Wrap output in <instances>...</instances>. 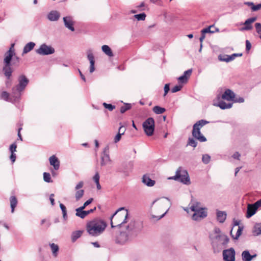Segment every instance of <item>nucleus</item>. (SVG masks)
<instances>
[{
    "instance_id": "f257e3e1",
    "label": "nucleus",
    "mask_w": 261,
    "mask_h": 261,
    "mask_svg": "<svg viewBox=\"0 0 261 261\" xmlns=\"http://www.w3.org/2000/svg\"><path fill=\"white\" fill-rule=\"evenodd\" d=\"M111 225L112 228L120 226L121 228H126L132 231L135 226L139 225L136 221L129 215L128 211L125 207L119 208L111 217Z\"/></svg>"
},
{
    "instance_id": "f03ea898",
    "label": "nucleus",
    "mask_w": 261,
    "mask_h": 261,
    "mask_svg": "<svg viewBox=\"0 0 261 261\" xmlns=\"http://www.w3.org/2000/svg\"><path fill=\"white\" fill-rule=\"evenodd\" d=\"M172 205L170 200L167 197L155 199L151 204V217L159 220L168 213Z\"/></svg>"
},
{
    "instance_id": "7ed1b4c3",
    "label": "nucleus",
    "mask_w": 261,
    "mask_h": 261,
    "mask_svg": "<svg viewBox=\"0 0 261 261\" xmlns=\"http://www.w3.org/2000/svg\"><path fill=\"white\" fill-rule=\"evenodd\" d=\"M107 226V223L100 219H95L86 224V230L92 237H97L105 231Z\"/></svg>"
},
{
    "instance_id": "20e7f679",
    "label": "nucleus",
    "mask_w": 261,
    "mask_h": 261,
    "mask_svg": "<svg viewBox=\"0 0 261 261\" xmlns=\"http://www.w3.org/2000/svg\"><path fill=\"white\" fill-rule=\"evenodd\" d=\"M142 226L140 224L135 226V228L132 231H128L126 228H121L120 233L116 237L115 242L117 244H124L126 243L132 236H136L138 233L141 231Z\"/></svg>"
},
{
    "instance_id": "39448f33",
    "label": "nucleus",
    "mask_w": 261,
    "mask_h": 261,
    "mask_svg": "<svg viewBox=\"0 0 261 261\" xmlns=\"http://www.w3.org/2000/svg\"><path fill=\"white\" fill-rule=\"evenodd\" d=\"M208 121L204 120H200L195 123L193 127L192 136L193 137L201 142H205L206 138L201 133L200 129L205 124L208 123Z\"/></svg>"
},
{
    "instance_id": "423d86ee",
    "label": "nucleus",
    "mask_w": 261,
    "mask_h": 261,
    "mask_svg": "<svg viewBox=\"0 0 261 261\" xmlns=\"http://www.w3.org/2000/svg\"><path fill=\"white\" fill-rule=\"evenodd\" d=\"M19 84L12 89V94L16 98H18L20 95V92L22 91L27 86L29 80L24 75H21L18 77Z\"/></svg>"
},
{
    "instance_id": "0eeeda50",
    "label": "nucleus",
    "mask_w": 261,
    "mask_h": 261,
    "mask_svg": "<svg viewBox=\"0 0 261 261\" xmlns=\"http://www.w3.org/2000/svg\"><path fill=\"white\" fill-rule=\"evenodd\" d=\"M171 179L180 181L185 184L189 185L190 183V178L187 171L182 170L181 167L177 169L175 175L171 177Z\"/></svg>"
},
{
    "instance_id": "6e6552de",
    "label": "nucleus",
    "mask_w": 261,
    "mask_h": 261,
    "mask_svg": "<svg viewBox=\"0 0 261 261\" xmlns=\"http://www.w3.org/2000/svg\"><path fill=\"white\" fill-rule=\"evenodd\" d=\"M154 126V120L151 117L147 118L143 123L144 130L148 136H151L153 134Z\"/></svg>"
},
{
    "instance_id": "1a4fd4ad",
    "label": "nucleus",
    "mask_w": 261,
    "mask_h": 261,
    "mask_svg": "<svg viewBox=\"0 0 261 261\" xmlns=\"http://www.w3.org/2000/svg\"><path fill=\"white\" fill-rule=\"evenodd\" d=\"M37 54L40 55H48L55 53V49L51 46H48L44 43L41 44L39 48L36 50Z\"/></svg>"
},
{
    "instance_id": "9d476101",
    "label": "nucleus",
    "mask_w": 261,
    "mask_h": 261,
    "mask_svg": "<svg viewBox=\"0 0 261 261\" xmlns=\"http://www.w3.org/2000/svg\"><path fill=\"white\" fill-rule=\"evenodd\" d=\"M111 160L109 155V147L108 146L105 147L103 149L102 153L101 156L100 165L101 166H106V165L111 163Z\"/></svg>"
},
{
    "instance_id": "9b49d317",
    "label": "nucleus",
    "mask_w": 261,
    "mask_h": 261,
    "mask_svg": "<svg viewBox=\"0 0 261 261\" xmlns=\"http://www.w3.org/2000/svg\"><path fill=\"white\" fill-rule=\"evenodd\" d=\"M260 206H261V205L258 200L253 204H248L247 205L246 217L249 218L254 215L257 208Z\"/></svg>"
},
{
    "instance_id": "f8f14e48",
    "label": "nucleus",
    "mask_w": 261,
    "mask_h": 261,
    "mask_svg": "<svg viewBox=\"0 0 261 261\" xmlns=\"http://www.w3.org/2000/svg\"><path fill=\"white\" fill-rule=\"evenodd\" d=\"M235 251L230 248L223 251V257L224 261H235Z\"/></svg>"
},
{
    "instance_id": "ddd939ff",
    "label": "nucleus",
    "mask_w": 261,
    "mask_h": 261,
    "mask_svg": "<svg viewBox=\"0 0 261 261\" xmlns=\"http://www.w3.org/2000/svg\"><path fill=\"white\" fill-rule=\"evenodd\" d=\"M84 186V182L81 181L77 183L75 187V190L76 191L75 194V198L76 201L80 200L83 196L84 194V190L80 189Z\"/></svg>"
},
{
    "instance_id": "4468645a",
    "label": "nucleus",
    "mask_w": 261,
    "mask_h": 261,
    "mask_svg": "<svg viewBox=\"0 0 261 261\" xmlns=\"http://www.w3.org/2000/svg\"><path fill=\"white\" fill-rule=\"evenodd\" d=\"M234 98L235 94L234 92L230 89H226L224 93L222 95L221 97L219 95L217 96V100H219L222 98L227 101H232L233 100Z\"/></svg>"
},
{
    "instance_id": "2eb2a0df",
    "label": "nucleus",
    "mask_w": 261,
    "mask_h": 261,
    "mask_svg": "<svg viewBox=\"0 0 261 261\" xmlns=\"http://www.w3.org/2000/svg\"><path fill=\"white\" fill-rule=\"evenodd\" d=\"M206 216L207 212L205 208H204L194 212L192 216V218L194 221H200Z\"/></svg>"
},
{
    "instance_id": "dca6fc26",
    "label": "nucleus",
    "mask_w": 261,
    "mask_h": 261,
    "mask_svg": "<svg viewBox=\"0 0 261 261\" xmlns=\"http://www.w3.org/2000/svg\"><path fill=\"white\" fill-rule=\"evenodd\" d=\"M63 19L65 27L72 32L74 31L75 30L73 27L74 22L73 17L70 16H68L64 17Z\"/></svg>"
},
{
    "instance_id": "f3484780",
    "label": "nucleus",
    "mask_w": 261,
    "mask_h": 261,
    "mask_svg": "<svg viewBox=\"0 0 261 261\" xmlns=\"http://www.w3.org/2000/svg\"><path fill=\"white\" fill-rule=\"evenodd\" d=\"M87 58L90 62L89 72L90 73H93L95 70L94 64L95 60L94 57L92 53V50L89 49L87 52Z\"/></svg>"
},
{
    "instance_id": "a211bd4d",
    "label": "nucleus",
    "mask_w": 261,
    "mask_h": 261,
    "mask_svg": "<svg viewBox=\"0 0 261 261\" xmlns=\"http://www.w3.org/2000/svg\"><path fill=\"white\" fill-rule=\"evenodd\" d=\"M214 239L220 245H226L229 242V238L225 234L219 236H215Z\"/></svg>"
},
{
    "instance_id": "6ab92c4d",
    "label": "nucleus",
    "mask_w": 261,
    "mask_h": 261,
    "mask_svg": "<svg viewBox=\"0 0 261 261\" xmlns=\"http://www.w3.org/2000/svg\"><path fill=\"white\" fill-rule=\"evenodd\" d=\"M192 72V69L185 71L184 74L178 78L179 82L182 84L187 83L189 78L191 75Z\"/></svg>"
},
{
    "instance_id": "aec40b11",
    "label": "nucleus",
    "mask_w": 261,
    "mask_h": 261,
    "mask_svg": "<svg viewBox=\"0 0 261 261\" xmlns=\"http://www.w3.org/2000/svg\"><path fill=\"white\" fill-rule=\"evenodd\" d=\"M256 17H251L247 19L244 23L245 25L244 27L241 29V31H247L252 29V27L251 23L254 22L256 20Z\"/></svg>"
},
{
    "instance_id": "412c9836",
    "label": "nucleus",
    "mask_w": 261,
    "mask_h": 261,
    "mask_svg": "<svg viewBox=\"0 0 261 261\" xmlns=\"http://www.w3.org/2000/svg\"><path fill=\"white\" fill-rule=\"evenodd\" d=\"M60 17V13L56 10L51 11L47 15L48 19L51 21L58 20Z\"/></svg>"
},
{
    "instance_id": "4be33fe9",
    "label": "nucleus",
    "mask_w": 261,
    "mask_h": 261,
    "mask_svg": "<svg viewBox=\"0 0 261 261\" xmlns=\"http://www.w3.org/2000/svg\"><path fill=\"white\" fill-rule=\"evenodd\" d=\"M3 71L7 79L10 80L13 72V69L11 67V65L4 64Z\"/></svg>"
},
{
    "instance_id": "5701e85b",
    "label": "nucleus",
    "mask_w": 261,
    "mask_h": 261,
    "mask_svg": "<svg viewBox=\"0 0 261 261\" xmlns=\"http://www.w3.org/2000/svg\"><path fill=\"white\" fill-rule=\"evenodd\" d=\"M50 165L54 167L55 170H57L60 167V161L55 155H53L49 158Z\"/></svg>"
},
{
    "instance_id": "b1692460",
    "label": "nucleus",
    "mask_w": 261,
    "mask_h": 261,
    "mask_svg": "<svg viewBox=\"0 0 261 261\" xmlns=\"http://www.w3.org/2000/svg\"><path fill=\"white\" fill-rule=\"evenodd\" d=\"M219 101L216 102L215 100L214 101V105L217 107H219L222 110H225L227 109H230L232 107V103H226L225 102L221 100L220 99L218 100Z\"/></svg>"
},
{
    "instance_id": "393cba45",
    "label": "nucleus",
    "mask_w": 261,
    "mask_h": 261,
    "mask_svg": "<svg viewBox=\"0 0 261 261\" xmlns=\"http://www.w3.org/2000/svg\"><path fill=\"white\" fill-rule=\"evenodd\" d=\"M143 183L148 187H152L154 185L155 182L152 180L148 175H144L142 178Z\"/></svg>"
},
{
    "instance_id": "a878e982",
    "label": "nucleus",
    "mask_w": 261,
    "mask_h": 261,
    "mask_svg": "<svg viewBox=\"0 0 261 261\" xmlns=\"http://www.w3.org/2000/svg\"><path fill=\"white\" fill-rule=\"evenodd\" d=\"M227 214L225 212L217 211V219L220 223H223L226 219Z\"/></svg>"
},
{
    "instance_id": "bb28decb",
    "label": "nucleus",
    "mask_w": 261,
    "mask_h": 261,
    "mask_svg": "<svg viewBox=\"0 0 261 261\" xmlns=\"http://www.w3.org/2000/svg\"><path fill=\"white\" fill-rule=\"evenodd\" d=\"M35 46V43L33 42H30L26 44L23 47L22 55H23L31 51Z\"/></svg>"
},
{
    "instance_id": "cd10ccee",
    "label": "nucleus",
    "mask_w": 261,
    "mask_h": 261,
    "mask_svg": "<svg viewBox=\"0 0 261 261\" xmlns=\"http://www.w3.org/2000/svg\"><path fill=\"white\" fill-rule=\"evenodd\" d=\"M83 233V230H76L72 232L71 233V241L74 242L77 239L80 238Z\"/></svg>"
},
{
    "instance_id": "c85d7f7f",
    "label": "nucleus",
    "mask_w": 261,
    "mask_h": 261,
    "mask_svg": "<svg viewBox=\"0 0 261 261\" xmlns=\"http://www.w3.org/2000/svg\"><path fill=\"white\" fill-rule=\"evenodd\" d=\"M14 55V54L6 52L5 54L4 64L11 65V61L13 56Z\"/></svg>"
},
{
    "instance_id": "c756f323",
    "label": "nucleus",
    "mask_w": 261,
    "mask_h": 261,
    "mask_svg": "<svg viewBox=\"0 0 261 261\" xmlns=\"http://www.w3.org/2000/svg\"><path fill=\"white\" fill-rule=\"evenodd\" d=\"M102 51L109 57L113 56V54L111 48L107 45H103L101 47Z\"/></svg>"
},
{
    "instance_id": "7c9ffc66",
    "label": "nucleus",
    "mask_w": 261,
    "mask_h": 261,
    "mask_svg": "<svg viewBox=\"0 0 261 261\" xmlns=\"http://www.w3.org/2000/svg\"><path fill=\"white\" fill-rule=\"evenodd\" d=\"M200 203L198 202H195L192 203L190 206V210L194 213L201 210V209H204L205 208L201 207L200 206Z\"/></svg>"
},
{
    "instance_id": "2f4dec72",
    "label": "nucleus",
    "mask_w": 261,
    "mask_h": 261,
    "mask_svg": "<svg viewBox=\"0 0 261 261\" xmlns=\"http://www.w3.org/2000/svg\"><path fill=\"white\" fill-rule=\"evenodd\" d=\"M10 206L11 208V212L13 213L14 212L15 207L16 206L17 204V200L15 196H12L10 198Z\"/></svg>"
},
{
    "instance_id": "473e14b6",
    "label": "nucleus",
    "mask_w": 261,
    "mask_h": 261,
    "mask_svg": "<svg viewBox=\"0 0 261 261\" xmlns=\"http://www.w3.org/2000/svg\"><path fill=\"white\" fill-rule=\"evenodd\" d=\"M242 257L243 261H251L252 260L251 255L248 250L243 251Z\"/></svg>"
},
{
    "instance_id": "72a5a7b5",
    "label": "nucleus",
    "mask_w": 261,
    "mask_h": 261,
    "mask_svg": "<svg viewBox=\"0 0 261 261\" xmlns=\"http://www.w3.org/2000/svg\"><path fill=\"white\" fill-rule=\"evenodd\" d=\"M214 28V25H212L201 30V32L203 34L206 33H214L215 32H218L219 31V29L215 28V30H212L211 29Z\"/></svg>"
},
{
    "instance_id": "f704fd0d",
    "label": "nucleus",
    "mask_w": 261,
    "mask_h": 261,
    "mask_svg": "<svg viewBox=\"0 0 261 261\" xmlns=\"http://www.w3.org/2000/svg\"><path fill=\"white\" fill-rule=\"evenodd\" d=\"M243 227L239 226L238 228V229H237V233H236V235L234 236L232 234V230H233V228H232V230L230 231V234H231V237L234 239L237 240L239 238V237L241 235L242 232L243 231Z\"/></svg>"
},
{
    "instance_id": "c9c22d12",
    "label": "nucleus",
    "mask_w": 261,
    "mask_h": 261,
    "mask_svg": "<svg viewBox=\"0 0 261 261\" xmlns=\"http://www.w3.org/2000/svg\"><path fill=\"white\" fill-rule=\"evenodd\" d=\"M122 128H123L122 125L120 126V127L119 128L118 133L114 138V142L115 143L118 142L120 140L122 135H123L124 134V132H125L124 130H123V131L122 133H121V130L122 129Z\"/></svg>"
},
{
    "instance_id": "e433bc0d",
    "label": "nucleus",
    "mask_w": 261,
    "mask_h": 261,
    "mask_svg": "<svg viewBox=\"0 0 261 261\" xmlns=\"http://www.w3.org/2000/svg\"><path fill=\"white\" fill-rule=\"evenodd\" d=\"M84 209H83L82 207H79L75 210L76 213L75 215L82 219H84L86 217L84 213Z\"/></svg>"
},
{
    "instance_id": "4c0bfd02",
    "label": "nucleus",
    "mask_w": 261,
    "mask_h": 261,
    "mask_svg": "<svg viewBox=\"0 0 261 261\" xmlns=\"http://www.w3.org/2000/svg\"><path fill=\"white\" fill-rule=\"evenodd\" d=\"M253 233L254 236H258L261 234V224H256L254 225Z\"/></svg>"
},
{
    "instance_id": "58836bf2",
    "label": "nucleus",
    "mask_w": 261,
    "mask_h": 261,
    "mask_svg": "<svg viewBox=\"0 0 261 261\" xmlns=\"http://www.w3.org/2000/svg\"><path fill=\"white\" fill-rule=\"evenodd\" d=\"M165 108L160 107L159 106H155L153 108V111L156 114H161L165 112Z\"/></svg>"
},
{
    "instance_id": "ea45409f",
    "label": "nucleus",
    "mask_w": 261,
    "mask_h": 261,
    "mask_svg": "<svg viewBox=\"0 0 261 261\" xmlns=\"http://www.w3.org/2000/svg\"><path fill=\"white\" fill-rule=\"evenodd\" d=\"M49 245L51 248V251H52V253H53L54 256H57V253L59 251L58 246L54 243H51Z\"/></svg>"
},
{
    "instance_id": "a19ab883",
    "label": "nucleus",
    "mask_w": 261,
    "mask_h": 261,
    "mask_svg": "<svg viewBox=\"0 0 261 261\" xmlns=\"http://www.w3.org/2000/svg\"><path fill=\"white\" fill-rule=\"evenodd\" d=\"M60 207L62 210V214H63V217L64 220H66L67 218V211H66V206L62 203L60 204Z\"/></svg>"
},
{
    "instance_id": "79ce46f5",
    "label": "nucleus",
    "mask_w": 261,
    "mask_h": 261,
    "mask_svg": "<svg viewBox=\"0 0 261 261\" xmlns=\"http://www.w3.org/2000/svg\"><path fill=\"white\" fill-rule=\"evenodd\" d=\"M146 16V14L144 13L136 14L134 15V17L139 21L144 20L145 19Z\"/></svg>"
},
{
    "instance_id": "37998d69",
    "label": "nucleus",
    "mask_w": 261,
    "mask_h": 261,
    "mask_svg": "<svg viewBox=\"0 0 261 261\" xmlns=\"http://www.w3.org/2000/svg\"><path fill=\"white\" fill-rule=\"evenodd\" d=\"M132 106L129 103H126L125 105L123 106L120 108V112L121 113H124L126 111L130 109Z\"/></svg>"
},
{
    "instance_id": "c03bdc74",
    "label": "nucleus",
    "mask_w": 261,
    "mask_h": 261,
    "mask_svg": "<svg viewBox=\"0 0 261 261\" xmlns=\"http://www.w3.org/2000/svg\"><path fill=\"white\" fill-rule=\"evenodd\" d=\"M43 179L45 182H52V180H51L50 175L49 173L44 172Z\"/></svg>"
},
{
    "instance_id": "a18cd8bd",
    "label": "nucleus",
    "mask_w": 261,
    "mask_h": 261,
    "mask_svg": "<svg viewBox=\"0 0 261 261\" xmlns=\"http://www.w3.org/2000/svg\"><path fill=\"white\" fill-rule=\"evenodd\" d=\"M232 58H231L229 55H225L223 57H219V59L220 61H225L226 62H228L231 61H232Z\"/></svg>"
},
{
    "instance_id": "49530a36",
    "label": "nucleus",
    "mask_w": 261,
    "mask_h": 261,
    "mask_svg": "<svg viewBox=\"0 0 261 261\" xmlns=\"http://www.w3.org/2000/svg\"><path fill=\"white\" fill-rule=\"evenodd\" d=\"M183 85L182 84H179L178 85L175 86L171 89V92L172 93H175L180 91L182 88Z\"/></svg>"
},
{
    "instance_id": "de8ad7c7",
    "label": "nucleus",
    "mask_w": 261,
    "mask_h": 261,
    "mask_svg": "<svg viewBox=\"0 0 261 261\" xmlns=\"http://www.w3.org/2000/svg\"><path fill=\"white\" fill-rule=\"evenodd\" d=\"M188 145L195 147L197 146V142L192 138H189L188 139Z\"/></svg>"
},
{
    "instance_id": "09e8293b",
    "label": "nucleus",
    "mask_w": 261,
    "mask_h": 261,
    "mask_svg": "<svg viewBox=\"0 0 261 261\" xmlns=\"http://www.w3.org/2000/svg\"><path fill=\"white\" fill-rule=\"evenodd\" d=\"M1 98L6 101H8L9 98V94L6 91H3L1 94Z\"/></svg>"
},
{
    "instance_id": "8fccbe9b",
    "label": "nucleus",
    "mask_w": 261,
    "mask_h": 261,
    "mask_svg": "<svg viewBox=\"0 0 261 261\" xmlns=\"http://www.w3.org/2000/svg\"><path fill=\"white\" fill-rule=\"evenodd\" d=\"M103 106L106 109H108L109 111H112L115 108V106L111 104H108L106 102L103 103Z\"/></svg>"
},
{
    "instance_id": "3c124183",
    "label": "nucleus",
    "mask_w": 261,
    "mask_h": 261,
    "mask_svg": "<svg viewBox=\"0 0 261 261\" xmlns=\"http://www.w3.org/2000/svg\"><path fill=\"white\" fill-rule=\"evenodd\" d=\"M211 157L208 154H204L202 156V162L203 163L207 164L210 161Z\"/></svg>"
},
{
    "instance_id": "603ef678",
    "label": "nucleus",
    "mask_w": 261,
    "mask_h": 261,
    "mask_svg": "<svg viewBox=\"0 0 261 261\" xmlns=\"http://www.w3.org/2000/svg\"><path fill=\"white\" fill-rule=\"evenodd\" d=\"M255 27L256 30V32L259 35V37L261 39V23H256Z\"/></svg>"
},
{
    "instance_id": "864d4df0",
    "label": "nucleus",
    "mask_w": 261,
    "mask_h": 261,
    "mask_svg": "<svg viewBox=\"0 0 261 261\" xmlns=\"http://www.w3.org/2000/svg\"><path fill=\"white\" fill-rule=\"evenodd\" d=\"M251 5H252L251 9L253 11H257L261 8V4L254 5L253 3H251Z\"/></svg>"
},
{
    "instance_id": "5fc2aeb1",
    "label": "nucleus",
    "mask_w": 261,
    "mask_h": 261,
    "mask_svg": "<svg viewBox=\"0 0 261 261\" xmlns=\"http://www.w3.org/2000/svg\"><path fill=\"white\" fill-rule=\"evenodd\" d=\"M16 148L17 145L16 143H14L12 144H11L9 148L11 153H14L15 151H16Z\"/></svg>"
},
{
    "instance_id": "6e6d98bb",
    "label": "nucleus",
    "mask_w": 261,
    "mask_h": 261,
    "mask_svg": "<svg viewBox=\"0 0 261 261\" xmlns=\"http://www.w3.org/2000/svg\"><path fill=\"white\" fill-rule=\"evenodd\" d=\"M93 198H91L89 199L87 201H86L83 204V206H81L80 207H82L83 209H85V207L88 206L89 204H90L92 201H93Z\"/></svg>"
},
{
    "instance_id": "4d7b16f0",
    "label": "nucleus",
    "mask_w": 261,
    "mask_h": 261,
    "mask_svg": "<svg viewBox=\"0 0 261 261\" xmlns=\"http://www.w3.org/2000/svg\"><path fill=\"white\" fill-rule=\"evenodd\" d=\"M99 178H100V177H99V175L98 173L96 172L95 173V174L94 175V176H93V179L94 181L95 182V183L96 184V183L99 182Z\"/></svg>"
},
{
    "instance_id": "13d9d810",
    "label": "nucleus",
    "mask_w": 261,
    "mask_h": 261,
    "mask_svg": "<svg viewBox=\"0 0 261 261\" xmlns=\"http://www.w3.org/2000/svg\"><path fill=\"white\" fill-rule=\"evenodd\" d=\"M251 47V44L249 40H246V50L247 51H249Z\"/></svg>"
},
{
    "instance_id": "bf43d9fd",
    "label": "nucleus",
    "mask_w": 261,
    "mask_h": 261,
    "mask_svg": "<svg viewBox=\"0 0 261 261\" xmlns=\"http://www.w3.org/2000/svg\"><path fill=\"white\" fill-rule=\"evenodd\" d=\"M169 84H166L164 86V96H165L169 91Z\"/></svg>"
},
{
    "instance_id": "052dcab7",
    "label": "nucleus",
    "mask_w": 261,
    "mask_h": 261,
    "mask_svg": "<svg viewBox=\"0 0 261 261\" xmlns=\"http://www.w3.org/2000/svg\"><path fill=\"white\" fill-rule=\"evenodd\" d=\"M214 233H215V236H219V235L223 234V233L221 232L220 229L219 228H215Z\"/></svg>"
},
{
    "instance_id": "680f3d73",
    "label": "nucleus",
    "mask_w": 261,
    "mask_h": 261,
    "mask_svg": "<svg viewBox=\"0 0 261 261\" xmlns=\"http://www.w3.org/2000/svg\"><path fill=\"white\" fill-rule=\"evenodd\" d=\"M14 44H12L9 50H8L7 52L15 55V50L14 49Z\"/></svg>"
},
{
    "instance_id": "e2e57ef3",
    "label": "nucleus",
    "mask_w": 261,
    "mask_h": 261,
    "mask_svg": "<svg viewBox=\"0 0 261 261\" xmlns=\"http://www.w3.org/2000/svg\"><path fill=\"white\" fill-rule=\"evenodd\" d=\"M233 101H234L235 102L242 103L244 101V99L242 97H239V98H236L235 99L234 98Z\"/></svg>"
},
{
    "instance_id": "0e129e2a",
    "label": "nucleus",
    "mask_w": 261,
    "mask_h": 261,
    "mask_svg": "<svg viewBox=\"0 0 261 261\" xmlns=\"http://www.w3.org/2000/svg\"><path fill=\"white\" fill-rule=\"evenodd\" d=\"M54 194H51L50 195L49 200L50 201V202H51V204L52 205H54V204H55V200H54Z\"/></svg>"
},
{
    "instance_id": "69168bd1",
    "label": "nucleus",
    "mask_w": 261,
    "mask_h": 261,
    "mask_svg": "<svg viewBox=\"0 0 261 261\" xmlns=\"http://www.w3.org/2000/svg\"><path fill=\"white\" fill-rule=\"evenodd\" d=\"M240 154L238 152H236L232 155V158L235 159L240 160Z\"/></svg>"
},
{
    "instance_id": "338daca9",
    "label": "nucleus",
    "mask_w": 261,
    "mask_h": 261,
    "mask_svg": "<svg viewBox=\"0 0 261 261\" xmlns=\"http://www.w3.org/2000/svg\"><path fill=\"white\" fill-rule=\"evenodd\" d=\"M10 158L13 163L16 160V154H15V153H11Z\"/></svg>"
},
{
    "instance_id": "774afa93",
    "label": "nucleus",
    "mask_w": 261,
    "mask_h": 261,
    "mask_svg": "<svg viewBox=\"0 0 261 261\" xmlns=\"http://www.w3.org/2000/svg\"><path fill=\"white\" fill-rule=\"evenodd\" d=\"M242 54H233L230 55V56L231 58H232V60H233L234 59V58L236 57H241V56H242Z\"/></svg>"
}]
</instances>
